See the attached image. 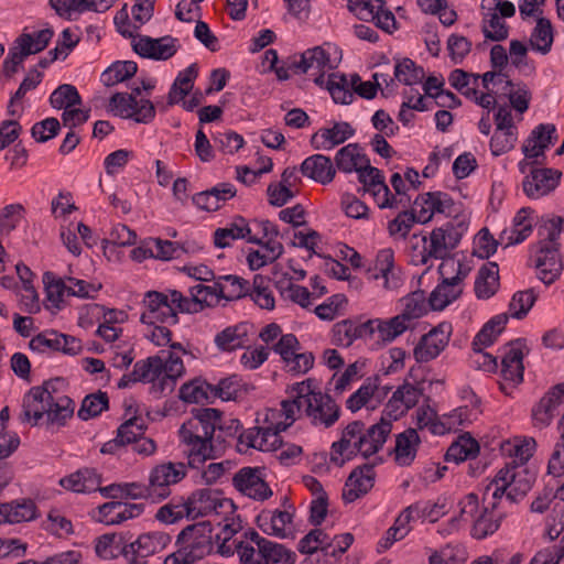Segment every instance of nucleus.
Returning a JSON list of instances; mask_svg holds the SVG:
<instances>
[{"mask_svg": "<svg viewBox=\"0 0 564 564\" xmlns=\"http://www.w3.org/2000/svg\"><path fill=\"white\" fill-rule=\"evenodd\" d=\"M51 381L32 387L23 398L21 421L32 426L61 427L74 414L75 403L67 395H55Z\"/></svg>", "mask_w": 564, "mask_h": 564, "instance_id": "nucleus-1", "label": "nucleus"}, {"mask_svg": "<svg viewBox=\"0 0 564 564\" xmlns=\"http://www.w3.org/2000/svg\"><path fill=\"white\" fill-rule=\"evenodd\" d=\"M220 411L213 408L197 409L193 416L184 422L178 431L181 441L188 447L187 465L199 468L208 459L216 457L214 433Z\"/></svg>", "mask_w": 564, "mask_h": 564, "instance_id": "nucleus-2", "label": "nucleus"}, {"mask_svg": "<svg viewBox=\"0 0 564 564\" xmlns=\"http://www.w3.org/2000/svg\"><path fill=\"white\" fill-rule=\"evenodd\" d=\"M214 538L210 521H200L184 528L176 540L177 550L169 555L164 564H193L209 555L214 549Z\"/></svg>", "mask_w": 564, "mask_h": 564, "instance_id": "nucleus-3", "label": "nucleus"}, {"mask_svg": "<svg viewBox=\"0 0 564 564\" xmlns=\"http://www.w3.org/2000/svg\"><path fill=\"white\" fill-rule=\"evenodd\" d=\"M53 34V30L44 29L33 34L22 33L19 35L3 61V73L11 77L29 55L40 53L46 48Z\"/></svg>", "mask_w": 564, "mask_h": 564, "instance_id": "nucleus-4", "label": "nucleus"}, {"mask_svg": "<svg viewBox=\"0 0 564 564\" xmlns=\"http://www.w3.org/2000/svg\"><path fill=\"white\" fill-rule=\"evenodd\" d=\"M438 271L443 281L432 291L429 299V304L433 311L444 310L460 295L462 290L458 285L466 276L462 272L460 263H455L453 260L442 263Z\"/></svg>", "mask_w": 564, "mask_h": 564, "instance_id": "nucleus-5", "label": "nucleus"}, {"mask_svg": "<svg viewBox=\"0 0 564 564\" xmlns=\"http://www.w3.org/2000/svg\"><path fill=\"white\" fill-rule=\"evenodd\" d=\"M424 243L421 252V262L427 263L429 259H445L451 251L457 247L460 241V234L457 232L454 225L448 223L444 227L435 228L427 242L426 236L421 238Z\"/></svg>", "mask_w": 564, "mask_h": 564, "instance_id": "nucleus-6", "label": "nucleus"}, {"mask_svg": "<svg viewBox=\"0 0 564 564\" xmlns=\"http://www.w3.org/2000/svg\"><path fill=\"white\" fill-rule=\"evenodd\" d=\"M187 464L163 463L153 467L149 475V488L152 501L166 498L171 494L170 487L180 482L186 476Z\"/></svg>", "mask_w": 564, "mask_h": 564, "instance_id": "nucleus-7", "label": "nucleus"}, {"mask_svg": "<svg viewBox=\"0 0 564 564\" xmlns=\"http://www.w3.org/2000/svg\"><path fill=\"white\" fill-rule=\"evenodd\" d=\"M170 541V535L163 532L141 534L123 547V557L128 564H147L145 558L161 552Z\"/></svg>", "mask_w": 564, "mask_h": 564, "instance_id": "nucleus-8", "label": "nucleus"}, {"mask_svg": "<svg viewBox=\"0 0 564 564\" xmlns=\"http://www.w3.org/2000/svg\"><path fill=\"white\" fill-rule=\"evenodd\" d=\"M143 305L147 310L140 316V322L142 324H176L178 322L177 313L175 308L172 307V303L169 301V295L164 293L148 291L144 295Z\"/></svg>", "mask_w": 564, "mask_h": 564, "instance_id": "nucleus-9", "label": "nucleus"}, {"mask_svg": "<svg viewBox=\"0 0 564 564\" xmlns=\"http://www.w3.org/2000/svg\"><path fill=\"white\" fill-rule=\"evenodd\" d=\"M452 325L441 323L423 335L414 348L413 355L417 362H427L436 358L448 345Z\"/></svg>", "mask_w": 564, "mask_h": 564, "instance_id": "nucleus-10", "label": "nucleus"}, {"mask_svg": "<svg viewBox=\"0 0 564 564\" xmlns=\"http://www.w3.org/2000/svg\"><path fill=\"white\" fill-rule=\"evenodd\" d=\"M29 348L39 352L51 350L61 351L70 356L79 354L83 349L79 339L61 334L56 330H45L37 334L29 341Z\"/></svg>", "mask_w": 564, "mask_h": 564, "instance_id": "nucleus-11", "label": "nucleus"}, {"mask_svg": "<svg viewBox=\"0 0 564 564\" xmlns=\"http://www.w3.org/2000/svg\"><path fill=\"white\" fill-rule=\"evenodd\" d=\"M237 490L254 500L264 501L272 496V490L264 481L261 469L257 467H243L232 478Z\"/></svg>", "mask_w": 564, "mask_h": 564, "instance_id": "nucleus-12", "label": "nucleus"}, {"mask_svg": "<svg viewBox=\"0 0 564 564\" xmlns=\"http://www.w3.org/2000/svg\"><path fill=\"white\" fill-rule=\"evenodd\" d=\"M561 176L562 173L558 170L549 167L533 169L523 180V191L531 198H540L556 188Z\"/></svg>", "mask_w": 564, "mask_h": 564, "instance_id": "nucleus-13", "label": "nucleus"}, {"mask_svg": "<svg viewBox=\"0 0 564 564\" xmlns=\"http://www.w3.org/2000/svg\"><path fill=\"white\" fill-rule=\"evenodd\" d=\"M373 464H364L356 467L348 476L344 489L343 499L350 503L365 496L375 484L376 473Z\"/></svg>", "mask_w": 564, "mask_h": 564, "instance_id": "nucleus-14", "label": "nucleus"}, {"mask_svg": "<svg viewBox=\"0 0 564 564\" xmlns=\"http://www.w3.org/2000/svg\"><path fill=\"white\" fill-rule=\"evenodd\" d=\"M340 408L330 395L321 391H315L312 403L307 404L306 416L313 425L333 426L339 419Z\"/></svg>", "mask_w": 564, "mask_h": 564, "instance_id": "nucleus-15", "label": "nucleus"}, {"mask_svg": "<svg viewBox=\"0 0 564 564\" xmlns=\"http://www.w3.org/2000/svg\"><path fill=\"white\" fill-rule=\"evenodd\" d=\"M364 427V422L354 421L344 429L340 440L332 445L335 455L330 456V462L341 467L346 459L358 454L357 442L362 438Z\"/></svg>", "mask_w": 564, "mask_h": 564, "instance_id": "nucleus-16", "label": "nucleus"}, {"mask_svg": "<svg viewBox=\"0 0 564 564\" xmlns=\"http://www.w3.org/2000/svg\"><path fill=\"white\" fill-rule=\"evenodd\" d=\"M564 404V382L554 386L533 408V425L539 429L549 426L555 416V411Z\"/></svg>", "mask_w": 564, "mask_h": 564, "instance_id": "nucleus-17", "label": "nucleus"}, {"mask_svg": "<svg viewBox=\"0 0 564 564\" xmlns=\"http://www.w3.org/2000/svg\"><path fill=\"white\" fill-rule=\"evenodd\" d=\"M375 334V321L360 323L344 319L333 326V340L336 345L349 347L356 339L371 337Z\"/></svg>", "mask_w": 564, "mask_h": 564, "instance_id": "nucleus-18", "label": "nucleus"}, {"mask_svg": "<svg viewBox=\"0 0 564 564\" xmlns=\"http://www.w3.org/2000/svg\"><path fill=\"white\" fill-rule=\"evenodd\" d=\"M175 39L164 36L152 39L150 36H140L132 44L133 51L141 57L156 61H166L176 53Z\"/></svg>", "mask_w": 564, "mask_h": 564, "instance_id": "nucleus-19", "label": "nucleus"}, {"mask_svg": "<svg viewBox=\"0 0 564 564\" xmlns=\"http://www.w3.org/2000/svg\"><path fill=\"white\" fill-rule=\"evenodd\" d=\"M147 359L159 360V362H156L158 369H153L151 373L152 382L162 376L160 390L164 391L169 388L170 391H172L176 380L182 377L185 371L183 360L173 352H167L166 358L161 356H150Z\"/></svg>", "mask_w": 564, "mask_h": 564, "instance_id": "nucleus-20", "label": "nucleus"}, {"mask_svg": "<svg viewBox=\"0 0 564 564\" xmlns=\"http://www.w3.org/2000/svg\"><path fill=\"white\" fill-rule=\"evenodd\" d=\"M391 430V422L384 419L367 430L364 427L362 438L357 442L358 454L368 458L378 453L383 447Z\"/></svg>", "mask_w": 564, "mask_h": 564, "instance_id": "nucleus-21", "label": "nucleus"}, {"mask_svg": "<svg viewBox=\"0 0 564 564\" xmlns=\"http://www.w3.org/2000/svg\"><path fill=\"white\" fill-rule=\"evenodd\" d=\"M556 140V128L553 123H541L536 126L530 137L522 145L525 159H538L544 156V152ZM539 161L535 160L534 163Z\"/></svg>", "mask_w": 564, "mask_h": 564, "instance_id": "nucleus-22", "label": "nucleus"}, {"mask_svg": "<svg viewBox=\"0 0 564 564\" xmlns=\"http://www.w3.org/2000/svg\"><path fill=\"white\" fill-rule=\"evenodd\" d=\"M535 268L539 279L546 285L552 284L563 270L558 249L555 247H539L535 254Z\"/></svg>", "mask_w": 564, "mask_h": 564, "instance_id": "nucleus-23", "label": "nucleus"}, {"mask_svg": "<svg viewBox=\"0 0 564 564\" xmlns=\"http://www.w3.org/2000/svg\"><path fill=\"white\" fill-rule=\"evenodd\" d=\"M355 134V129L346 121L335 122L332 128H321L311 138L316 150H332Z\"/></svg>", "mask_w": 564, "mask_h": 564, "instance_id": "nucleus-24", "label": "nucleus"}, {"mask_svg": "<svg viewBox=\"0 0 564 564\" xmlns=\"http://www.w3.org/2000/svg\"><path fill=\"white\" fill-rule=\"evenodd\" d=\"M236 239H247L248 242L256 245L262 243V239L251 235V228L243 217H236L227 227L217 228L214 232V243L217 248H227Z\"/></svg>", "mask_w": 564, "mask_h": 564, "instance_id": "nucleus-25", "label": "nucleus"}, {"mask_svg": "<svg viewBox=\"0 0 564 564\" xmlns=\"http://www.w3.org/2000/svg\"><path fill=\"white\" fill-rule=\"evenodd\" d=\"M237 189L230 183H219L216 186L193 196V203L207 212L218 210L227 200L235 197Z\"/></svg>", "mask_w": 564, "mask_h": 564, "instance_id": "nucleus-26", "label": "nucleus"}, {"mask_svg": "<svg viewBox=\"0 0 564 564\" xmlns=\"http://www.w3.org/2000/svg\"><path fill=\"white\" fill-rule=\"evenodd\" d=\"M207 389L223 401H239L248 395L254 387L243 382L238 375H230L220 379L216 384L208 383Z\"/></svg>", "mask_w": 564, "mask_h": 564, "instance_id": "nucleus-27", "label": "nucleus"}, {"mask_svg": "<svg viewBox=\"0 0 564 564\" xmlns=\"http://www.w3.org/2000/svg\"><path fill=\"white\" fill-rule=\"evenodd\" d=\"M360 148L357 143H349L346 147L339 149L335 155V163L339 171L344 173H351L352 171L358 173V169H361L364 163H367L368 171L370 173L378 174V169L371 166L370 160L366 154L360 153Z\"/></svg>", "mask_w": 564, "mask_h": 564, "instance_id": "nucleus-28", "label": "nucleus"}, {"mask_svg": "<svg viewBox=\"0 0 564 564\" xmlns=\"http://www.w3.org/2000/svg\"><path fill=\"white\" fill-rule=\"evenodd\" d=\"M302 174L321 184L330 183L336 174L332 160L323 154H314L303 161L300 167Z\"/></svg>", "mask_w": 564, "mask_h": 564, "instance_id": "nucleus-29", "label": "nucleus"}, {"mask_svg": "<svg viewBox=\"0 0 564 564\" xmlns=\"http://www.w3.org/2000/svg\"><path fill=\"white\" fill-rule=\"evenodd\" d=\"M186 501L188 519L204 517L221 507L217 492L208 488L195 490L187 497Z\"/></svg>", "mask_w": 564, "mask_h": 564, "instance_id": "nucleus-30", "label": "nucleus"}, {"mask_svg": "<svg viewBox=\"0 0 564 564\" xmlns=\"http://www.w3.org/2000/svg\"><path fill=\"white\" fill-rule=\"evenodd\" d=\"M421 438L414 429H408L397 435L393 448L394 459L399 466H410L415 459Z\"/></svg>", "mask_w": 564, "mask_h": 564, "instance_id": "nucleus-31", "label": "nucleus"}, {"mask_svg": "<svg viewBox=\"0 0 564 564\" xmlns=\"http://www.w3.org/2000/svg\"><path fill=\"white\" fill-rule=\"evenodd\" d=\"M248 324L240 323L234 326H228L216 334L214 343L220 351H235L246 346L248 343Z\"/></svg>", "mask_w": 564, "mask_h": 564, "instance_id": "nucleus-32", "label": "nucleus"}, {"mask_svg": "<svg viewBox=\"0 0 564 564\" xmlns=\"http://www.w3.org/2000/svg\"><path fill=\"white\" fill-rule=\"evenodd\" d=\"M292 67L299 74H306L308 70H314V73L326 72L333 68L329 54L321 46L303 52L301 59L294 62Z\"/></svg>", "mask_w": 564, "mask_h": 564, "instance_id": "nucleus-33", "label": "nucleus"}, {"mask_svg": "<svg viewBox=\"0 0 564 564\" xmlns=\"http://www.w3.org/2000/svg\"><path fill=\"white\" fill-rule=\"evenodd\" d=\"M291 522L292 514L282 510H265L257 517V524L265 534L274 535L280 539L288 536L286 525Z\"/></svg>", "mask_w": 564, "mask_h": 564, "instance_id": "nucleus-34", "label": "nucleus"}, {"mask_svg": "<svg viewBox=\"0 0 564 564\" xmlns=\"http://www.w3.org/2000/svg\"><path fill=\"white\" fill-rule=\"evenodd\" d=\"M499 267L496 262L484 264L475 280V294L478 299L487 300L499 289Z\"/></svg>", "mask_w": 564, "mask_h": 564, "instance_id": "nucleus-35", "label": "nucleus"}, {"mask_svg": "<svg viewBox=\"0 0 564 564\" xmlns=\"http://www.w3.org/2000/svg\"><path fill=\"white\" fill-rule=\"evenodd\" d=\"M59 485L73 492H91L96 491L100 485V477L95 469L84 468L62 478Z\"/></svg>", "mask_w": 564, "mask_h": 564, "instance_id": "nucleus-36", "label": "nucleus"}, {"mask_svg": "<svg viewBox=\"0 0 564 564\" xmlns=\"http://www.w3.org/2000/svg\"><path fill=\"white\" fill-rule=\"evenodd\" d=\"M490 0H481V9H487L484 13L481 31L487 40L500 42L508 37L509 29L505 21H501L499 14L494 11Z\"/></svg>", "mask_w": 564, "mask_h": 564, "instance_id": "nucleus-37", "label": "nucleus"}, {"mask_svg": "<svg viewBox=\"0 0 564 564\" xmlns=\"http://www.w3.org/2000/svg\"><path fill=\"white\" fill-rule=\"evenodd\" d=\"M479 453L478 442L466 433L458 437L447 449L445 454L446 462L462 463L466 459L475 458Z\"/></svg>", "mask_w": 564, "mask_h": 564, "instance_id": "nucleus-38", "label": "nucleus"}, {"mask_svg": "<svg viewBox=\"0 0 564 564\" xmlns=\"http://www.w3.org/2000/svg\"><path fill=\"white\" fill-rule=\"evenodd\" d=\"M3 522L20 523L35 518V505L32 500L13 501L0 505Z\"/></svg>", "mask_w": 564, "mask_h": 564, "instance_id": "nucleus-39", "label": "nucleus"}, {"mask_svg": "<svg viewBox=\"0 0 564 564\" xmlns=\"http://www.w3.org/2000/svg\"><path fill=\"white\" fill-rule=\"evenodd\" d=\"M127 545L122 534L107 533L97 539L95 551L99 557L109 560L116 557L118 553L123 555V547Z\"/></svg>", "mask_w": 564, "mask_h": 564, "instance_id": "nucleus-40", "label": "nucleus"}, {"mask_svg": "<svg viewBox=\"0 0 564 564\" xmlns=\"http://www.w3.org/2000/svg\"><path fill=\"white\" fill-rule=\"evenodd\" d=\"M145 420L133 411V415L126 420L117 430L118 442L128 445L132 444L138 437L142 436L147 431Z\"/></svg>", "mask_w": 564, "mask_h": 564, "instance_id": "nucleus-41", "label": "nucleus"}, {"mask_svg": "<svg viewBox=\"0 0 564 564\" xmlns=\"http://www.w3.org/2000/svg\"><path fill=\"white\" fill-rule=\"evenodd\" d=\"M137 70L138 66L133 61L116 62L102 73L101 82L105 86L111 87L131 78Z\"/></svg>", "mask_w": 564, "mask_h": 564, "instance_id": "nucleus-42", "label": "nucleus"}, {"mask_svg": "<svg viewBox=\"0 0 564 564\" xmlns=\"http://www.w3.org/2000/svg\"><path fill=\"white\" fill-rule=\"evenodd\" d=\"M530 43L534 50L542 54L550 52L553 43V29L549 19L543 17L536 19V25L531 34Z\"/></svg>", "mask_w": 564, "mask_h": 564, "instance_id": "nucleus-43", "label": "nucleus"}, {"mask_svg": "<svg viewBox=\"0 0 564 564\" xmlns=\"http://www.w3.org/2000/svg\"><path fill=\"white\" fill-rule=\"evenodd\" d=\"M425 76L423 67L417 66L411 58L398 59L394 66V78L406 85L412 86L421 83Z\"/></svg>", "mask_w": 564, "mask_h": 564, "instance_id": "nucleus-44", "label": "nucleus"}, {"mask_svg": "<svg viewBox=\"0 0 564 564\" xmlns=\"http://www.w3.org/2000/svg\"><path fill=\"white\" fill-rule=\"evenodd\" d=\"M108 405L109 399L107 393L99 390L84 398L77 415L79 419L87 421L101 414L102 411L108 409Z\"/></svg>", "mask_w": 564, "mask_h": 564, "instance_id": "nucleus-45", "label": "nucleus"}, {"mask_svg": "<svg viewBox=\"0 0 564 564\" xmlns=\"http://www.w3.org/2000/svg\"><path fill=\"white\" fill-rule=\"evenodd\" d=\"M224 291V284L217 281L214 285L196 284L189 289V294L197 297L195 302L202 311L205 306H212L223 299Z\"/></svg>", "mask_w": 564, "mask_h": 564, "instance_id": "nucleus-46", "label": "nucleus"}, {"mask_svg": "<svg viewBox=\"0 0 564 564\" xmlns=\"http://www.w3.org/2000/svg\"><path fill=\"white\" fill-rule=\"evenodd\" d=\"M260 551V557H263L262 564H294L296 561V554L288 550L282 544L274 543L272 541L263 542Z\"/></svg>", "mask_w": 564, "mask_h": 564, "instance_id": "nucleus-47", "label": "nucleus"}, {"mask_svg": "<svg viewBox=\"0 0 564 564\" xmlns=\"http://www.w3.org/2000/svg\"><path fill=\"white\" fill-rule=\"evenodd\" d=\"M156 362H159V360L155 359H143L137 361L133 366L132 372L123 375L122 378L119 380L118 388L124 389L129 387L131 383H135L139 381L152 382L151 373L153 369H156Z\"/></svg>", "mask_w": 564, "mask_h": 564, "instance_id": "nucleus-48", "label": "nucleus"}, {"mask_svg": "<svg viewBox=\"0 0 564 564\" xmlns=\"http://www.w3.org/2000/svg\"><path fill=\"white\" fill-rule=\"evenodd\" d=\"M326 89L336 104L349 105L352 101L354 94L349 88L346 76L343 74H330L326 83Z\"/></svg>", "mask_w": 564, "mask_h": 564, "instance_id": "nucleus-49", "label": "nucleus"}, {"mask_svg": "<svg viewBox=\"0 0 564 564\" xmlns=\"http://www.w3.org/2000/svg\"><path fill=\"white\" fill-rule=\"evenodd\" d=\"M50 104L55 109H66L82 104L77 88L69 84L58 86L50 97Z\"/></svg>", "mask_w": 564, "mask_h": 564, "instance_id": "nucleus-50", "label": "nucleus"}, {"mask_svg": "<svg viewBox=\"0 0 564 564\" xmlns=\"http://www.w3.org/2000/svg\"><path fill=\"white\" fill-rule=\"evenodd\" d=\"M501 517H496L488 507L475 520L471 535L476 539H485L487 535L495 533L500 527Z\"/></svg>", "mask_w": 564, "mask_h": 564, "instance_id": "nucleus-51", "label": "nucleus"}, {"mask_svg": "<svg viewBox=\"0 0 564 564\" xmlns=\"http://www.w3.org/2000/svg\"><path fill=\"white\" fill-rule=\"evenodd\" d=\"M46 297L53 307L59 310L64 295H68L69 286L63 279H57L52 272H45L43 275Z\"/></svg>", "mask_w": 564, "mask_h": 564, "instance_id": "nucleus-52", "label": "nucleus"}, {"mask_svg": "<svg viewBox=\"0 0 564 564\" xmlns=\"http://www.w3.org/2000/svg\"><path fill=\"white\" fill-rule=\"evenodd\" d=\"M184 517L188 518V507L187 501L184 498L180 500H172L169 503L162 506L155 518L164 523L172 524L183 519Z\"/></svg>", "mask_w": 564, "mask_h": 564, "instance_id": "nucleus-53", "label": "nucleus"}, {"mask_svg": "<svg viewBox=\"0 0 564 564\" xmlns=\"http://www.w3.org/2000/svg\"><path fill=\"white\" fill-rule=\"evenodd\" d=\"M328 540V535L323 530L314 529L300 540L299 552L311 555L319 547L328 550L333 546V542H329Z\"/></svg>", "mask_w": 564, "mask_h": 564, "instance_id": "nucleus-54", "label": "nucleus"}, {"mask_svg": "<svg viewBox=\"0 0 564 564\" xmlns=\"http://www.w3.org/2000/svg\"><path fill=\"white\" fill-rule=\"evenodd\" d=\"M288 427L289 424H284L283 422H279L273 426L261 427L260 438L257 443L258 449L262 452L276 451L282 444L280 433Z\"/></svg>", "mask_w": 564, "mask_h": 564, "instance_id": "nucleus-55", "label": "nucleus"}, {"mask_svg": "<svg viewBox=\"0 0 564 564\" xmlns=\"http://www.w3.org/2000/svg\"><path fill=\"white\" fill-rule=\"evenodd\" d=\"M421 200L424 205H429L434 214H451L455 205L453 198L444 192H429L421 196ZM414 204H420V197L415 199Z\"/></svg>", "mask_w": 564, "mask_h": 564, "instance_id": "nucleus-56", "label": "nucleus"}, {"mask_svg": "<svg viewBox=\"0 0 564 564\" xmlns=\"http://www.w3.org/2000/svg\"><path fill=\"white\" fill-rule=\"evenodd\" d=\"M416 223V215L413 210H403L389 221L388 232L393 238L405 239Z\"/></svg>", "mask_w": 564, "mask_h": 564, "instance_id": "nucleus-57", "label": "nucleus"}, {"mask_svg": "<svg viewBox=\"0 0 564 564\" xmlns=\"http://www.w3.org/2000/svg\"><path fill=\"white\" fill-rule=\"evenodd\" d=\"M535 300L536 295L532 289L517 292L509 304L511 316L518 319L524 317L533 306Z\"/></svg>", "mask_w": 564, "mask_h": 564, "instance_id": "nucleus-58", "label": "nucleus"}, {"mask_svg": "<svg viewBox=\"0 0 564 564\" xmlns=\"http://www.w3.org/2000/svg\"><path fill=\"white\" fill-rule=\"evenodd\" d=\"M530 208H521L513 218V228L509 237V243L522 242L532 231V221L529 218Z\"/></svg>", "mask_w": 564, "mask_h": 564, "instance_id": "nucleus-59", "label": "nucleus"}, {"mask_svg": "<svg viewBox=\"0 0 564 564\" xmlns=\"http://www.w3.org/2000/svg\"><path fill=\"white\" fill-rule=\"evenodd\" d=\"M15 270L19 279L23 283L24 291L31 293L30 303L25 302V311L30 314L37 313L40 311L39 295L32 284V271L23 263H18Z\"/></svg>", "mask_w": 564, "mask_h": 564, "instance_id": "nucleus-60", "label": "nucleus"}, {"mask_svg": "<svg viewBox=\"0 0 564 564\" xmlns=\"http://www.w3.org/2000/svg\"><path fill=\"white\" fill-rule=\"evenodd\" d=\"M378 378L373 380L368 379L355 393H352L346 401V406L351 412H357L364 405L368 403L370 398L375 394L378 389Z\"/></svg>", "mask_w": 564, "mask_h": 564, "instance_id": "nucleus-61", "label": "nucleus"}, {"mask_svg": "<svg viewBox=\"0 0 564 564\" xmlns=\"http://www.w3.org/2000/svg\"><path fill=\"white\" fill-rule=\"evenodd\" d=\"M24 207L21 204H10L0 210V235H9L23 217Z\"/></svg>", "mask_w": 564, "mask_h": 564, "instance_id": "nucleus-62", "label": "nucleus"}, {"mask_svg": "<svg viewBox=\"0 0 564 564\" xmlns=\"http://www.w3.org/2000/svg\"><path fill=\"white\" fill-rule=\"evenodd\" d=\"M313 382L314 381L312 379H307L305 381L293 384L288 390L291 399L296 401L301 413L307 414V404L312 403V398L315 392Z\"/></svg>", "mask_w": 564, "mask_h": 564, "instance_id": "nucleus-63", "label": "nucleus"}, {"mask_svg": "<svg viewBox=\"0 0 564 564\" xmlns=\"http://www.w3.org/2000/svg\"><path fill=\"white\" fill-rule=\"evenodd\" d=\"M154 247L150 250V256L160 260L169 261L177 259L182 253L186 252L184 247L170 240H162L155 238L153 240Z\"/></svg>", "mask_w": 564, "mask_h": 564, "instance_id": "nucleus-64", "label": "nucleus"}]
</instances>
